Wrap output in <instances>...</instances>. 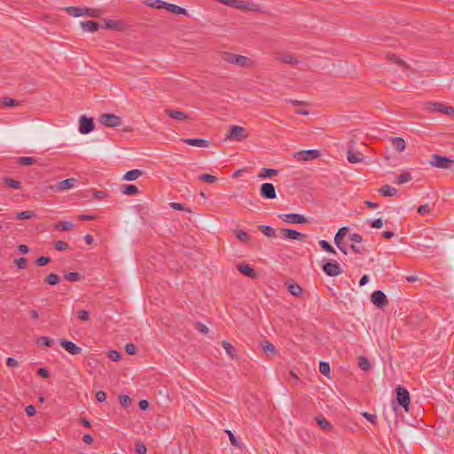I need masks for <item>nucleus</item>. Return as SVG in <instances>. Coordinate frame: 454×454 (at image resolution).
Segmentation results:
<instances>
[{
	"instance_id": "nucleus-1",
	"label": "nucleus",
	"mask_w": 454,
	"mask_h": 454,
	"mask_svg": "<svg viewBox=\"0 0 454 454\" xmlns=\"http://www.w3.org/2000/svg\"><path fill=\"white\" fill-rule=\"evenodd\" d=\"M222 59L229 64L243 67H252L254 66V61L250 58L228 51L222 53Z\"/></svg>"
},
{
	"instance_id": "nucleus-2",
	"label": "nucleus",
	"mask_w": 454,
	"mask_h": 454,
	"mask_svg": "<svg viewBox=\"0 0 454 454\" xmlns=\"http://www.w3.org/2000/svg\"><path fill=\"white\" fill-rule=\"evenodd\" d=\"M248 134L245 128L241 126L233 125L231 126L228 132L225 135V139L230 141L240 142L246 139Z\"/></svg>"
},
{
	"instance_id": "nucleus-3",
	"label": "nucleus",
	"mask_w": 454,
	"mask_h": 454,
	"mask_svg": "<svg viewBox=\"0 0 454 454\" xmlns=\"http://www.w3.org/2000/svg\"><path fill=\"white\" fill-rule=\"evenodd\" d=\"M429 164L438 168L454 169V160L439 154H433Z\"/></svg>"
},
{
	"instance_id": "nucleus-4",
	"label": "nucleus",
	"mask_w": 454,
	"mask_h": 454,
	"mask_svg": "<svg viewBox=\"0 0 454 454\" xmlns=\"http://www.w3.org/2000/svg\"><path fill=\"white\" fill-rule=\"evenodd\" d=\"M99 122L106 127H119L121 125V118L114 114H103L99 117Z\"/></svg>"
},
{
	"instance_id": "nucleus-5",
	"label": "nucleus",
	"mask_w": 454,
	"mask_h": 454,
	"mask_svg": "<svg viewBox=\"0 0 454 454\" xmlns=\"http://www.w3.org/2000/svg\"><path fill=\"white\" fill-rule=\"evenodd\" d=\"M396 391V400L402 407L404 408L405 411H409V405H410V394L408 390L401 386H398L395 389Z\"/></svg>"
},
{
	"instance_id": "nucleus-6",
	"label": "nucleus",
	"mask_w": 454,
	"mask_h": 454,
	"mask_svg": "<svg viewBox=\"0 0 454 454\" xmlns=\"http://www.w3.org/2000/svg\"><path fill=\"white\" fill-rule=\"evenodd\" d=\"M427 108L430 112L442 113L446 115H454V107L444 106L442 103L428 102L427 103Z\"/></svg>"
},
{
	"instance_id": "nucleus-7",
	"label": "nucleus",
	"mask_w": 454,
	"mask_h": 454,
	"mask_svg": "<svg viewBox=\"0 0 454 454\" xmlns=\"http://www.w3.org/2000/svg\"><path fill=\"white\" fill-rule=\"evenodd\" d=\"M320 156V152L317 150H303L297 152L294 154V157L300 161H308L317 159Z\"/></svg>"
},
{
	"instance_id": "nucleus-8",
	"label": "nucleus",
	"mask_w": 454,
	"mask_h": 454,
	"mask_svg": "<svg viewBox=\"0 0 454 454\" xmlns=\"http://www.w3.org/2000/svg\"><path fill=\"white\" fill-rule=\"evenodd\" d=\"M233 8L241 11H249L254 12H261V7L259 4H254L253 2H245L242 0H235Z\"/></svg>"
},
{
	"instance_id": "nucleus-9",
	"label": "nucleus",
	"mask_w": 454,
	"mask_h": 454,
	"mask_svg": "<svg viewBox=\"0 0 454 454\" xmlns=\"http://www.w3.org/2000/svg\"><path fill=\"white\" fill-rule=\"evenodd\" d=\"M278 217L288 223H306L307 218L300 214H280Z\"/></svg>"
},
{
	"instance_id": "nucleus-10",
	"label": "nucleus",
	"mask_w": 454,
	"mask_h": 454,
	"mask_svg": "<svg viewBox=\"0 0 454 454\" xmlns=\"http://www.w3.org/2000/svg\"><path fill=\"white\" fill-rule=\"evenodd\" d=\"M371 301L375 306L380 309L386 307L388 303L386 294L380 290L374 291L372 294Z\"/></svg>"
},
{
	"instance_id": "nucleus-11",
	"label": "nucleus",
	"mask_w": 454,
	"mask_h": 454,
	"mask_svg": "<svg viewBox=\"0 0 454 454\" xmlns=\"http://www.w3.org/2000/svg\"><path fill=\"white\" fill-rule=\"evenodd\" d=\"M95 128L93 119L82 116L79 121V131L82 134H89Z\"/></svg>"
},
{
	"instance_id": "nucleus-12",
	"label": "nucleus",
	"mask_w": 454,
	"mask_h": 454,
	"mask_svg": "<svg viewBox=\"0 0 454 454\" xmlns=\"http://www.w3.org/2000/svg\"><path fill=\"white\" fill-rule=\"evenodd\" d=\"M260 194L267 200H273L277 197L275 187L270 183H264L261 185Z\"/></svg>"
},
{
	"instance_id": "nucleus-13",
	"label": "nucleus",
	"mask_w": 454,
	"mask_h": 454,
	"mask_svg": "<svg viewBox=\"0 0 454 454\" xmlns=\"http://www.w3.org/2000/svg\"><path fill=\"white\" fill-rule=\"evenodd\" d=\"M323 271L330 276V277H336L342 273V270L338 262H328L325 264L323 265Z\"/></svg>"
},
{
	"instance_id": "nucleus-14",
	"label": "nucleus",
	"mask_w": 454,
	"mask_h": 454,
	"mask_svg": "<svg viewBox=\"0 0 454 454\" xmlns=\"http://www.w3.org/2000/svg\"><path fill=\"white\" fill-rule=\"evenodd\" d=\"M348 233V228H340L334 236V244L345 254L348 253L347 248L343 246V239Z\"/></svg>"
},
{
	"instance_id": "nucleus-15",
	"label": "nucleus",
	"mask_w": 454,
	"mask_h": 454,
	"mask_svg": "<svg viewBox=\"0 0 454 454\" xmlns=\"http://www.w3.org/2000/svg\"><path fill=\"white\" fill-rule=\"evenodd\" d=\"M76 184L77 179L72 177L60 181L55 187H52V189H54L57 192H61L74 188L76 185Z\"/></svg>"
},
{
	"instance_id": "nucleus-16",
	"label": "nucleus",
	"mask_w": 454,
	"mask_h": 454,
	"mask_svg": "<svg viewBox=\"0 0 454 454\" xmlns=\"http://www.w3.org/2000/svg\"><path fill=\"white\" fill-rule=\"evenodd\" d=\"M282 236L287 239L302 240L305 235L293 229L283 228L280 230Z\"/></svg>"
},
{
	"instance_id": "nucleus-17",
	"label": "nucleus",
	"mask_w": 454,
	"mask_h": 454,
	"mask_svg": "<svg viewBox=\"0 0 454 454\" xmlns=\"http://www.w3.org/2000/svg\"><path fill=\"white\" fill-rule=\"evenodd\" d=\"M364 154L360 152L355 151L352 147L347 150V159L349 163H360L364 160Z\"/></svg>"
},
{
	"instance_id": "nucleus-18",
	"label": "nucleus",
	"mask_w": 454,
	"mask_h": 454,
	"mask_svg": "<svg viewBox=\"0 0 454 454\" xmlns=\"http://www.w3.org/2000/svg\"><path fill=\"white\" fill-rule=\"evenodd\" d=\"M59 342L61 347L71 355H78L82 352V348L70 340H60Z\"/></svg>"
},
{
	"instance_id": "nucleus-19",
	"label": "nucleus",
	"mask_w": 454,
	"mask_h": 454,
	"mask_svg": "<svg viewBox=\"0 0 454 454\" xmlns=\"http://www.w3.org/2000/svg\"><path fill=\"white\" fill-rule=\"evenodd\" d=\"M182 141L189 145L198 146V147H202V148L208 147V145H209L208 141L206 139H202V138H184V139H182Z\"/></svg>"
},
{
	"instance_id": "nucleus-20",
	"label": "nucleus",
	"mask_w": 454,
	"mask_h": 454,
	"mask_svg": "<svg viewBox=\"0 0 454 454\" xmlns=\"http://www.w3.org/2000/svg\"><path fill=\"white\" fill-rule=\"evenodd\" d=\"M261 348L263 350V352L270 357L275 356L277 355V349L275 346L269 340H265L262 341Z\"/></svg>"
},
{
	"instance_id": "nucleus-21",
	"label": "nucleus",
	"mask_w": 454,
	"mask_h": 454,
	"mask_svg": "<svg viewBox=\"0 0 454 454\" xmlns=\"http://www.w3.org/2000/svg\"><path fill=\"white\" fill-rule=\"evenodd\" d=\"M391 145L397 152H403L406 148V142L403 138L395 137L391 138Z\"/></svg>"
},
{
	"instance_id": "nucleus-22",
	"label": "nucleus",
	"mask_w": 454,
	"mask_h": 454,
	"mask_svg": "<svg viewBox=\"0 0 454 454\" xmlns=\"http://www.w3.org/2000/svg\"><path fill=\"white\" fill-rule=\"evenodd\" d=\"M317 424L319 427H321L323 430L330 432L333 429L332 424L323 416L319 415L316 417L315 419Z\"/></svg>"
},
{
	"instance_id": "nucleus-23",
	"label": "nucleus",
	"mask_w": 454,
	"mask_h": 454,
	"mask_svg": "<svg viewBox=\"0 0 454 454\" xmlns=\"http://www.w3.org/2000/svg\"><path fill=\"white\" fill-rule=\"evenodd\" d=\"M165 113L170 118L177 120V121H184V120L188 119V115L182 111L167 109V110H165Z\"/></svg>"
},
{
	"instance_id": "nucleus-24",
	"label": "nucleus",
	"mask_w": 454,
	"mask_h": 454,
	"mask_svg": "<svg viewBox=\"0 0 454 454\" xmlns=\"http://www.w3.org/2000/svg\"><path fill=\"white\" fill-rule=\"evenodd\" d=\"M276 59L286 64L295 66L298 64V60L293 54H281L276 57Z\"/></svg>"
},
{
	"instance_id": "nucleus-25",
	"label": "nucleus",
	"mask_w": 454,
	"mask_h": 454,
	"mask_svg": "<svg viewBox=\"0 0 454 454\" xmlns=\"http://www.w3.org/2000/svg\"><path fill=\"white\" fill-rule=\"evenodd\" d=\"M81 27L83 31L95 32L98 29L99 24L93 20L82 21Z\"/></svg>"
},
{
	"instance_id": "nucleus-26",
	"label": "nucleus",
	"mask_w": 454,
	"mask_h": 454,
	"mask_svg": "<svg viewBox=\"0 0 454 454\" xmlns=\"http://www.w3.org/2000/svg\"><path fill=\"white\" fill-rule=\"evenodd\" d=\"M379 192L384 197H393L397 194V190L389 184H385L379 190Z\"/></svg>"
},
{
	"instance_id": "nucleus-27",
	"label": "nucleus",
	"mask_w": 454,
	"mask_h": 454,
	"mask_svg": "<svg viewBox=\"0 0 454 454\" xmlns=\"http://www.w3.org/2000/svg\"><path fill=\"white\" fill-rule=\"evenodd\" d=\"M166 10L178 15H188V12L184 8L176 5L174 4L167 3Z\"/></svg>"
},
{
	"instance_id": "nucleus-28",
	"label": "nucleus",
	"mask_w": 454,
	"mask_h": 454,
	"mask_svg": "<svg viewBox=\"0 0 454 454\" xmlns=\"http://www.w3.org/2000/svg\"><path fill=\"white\" fill-rule=\"evenodd\" d=\"M238 270L241 274L247 277L252 278L256 277L255 271L248 264H240L238 266Z\"/></svg>"
},
{
	"instance_id": "nucleus-29",
	"label": "nucleus",
	"mask_w": 454,
	"mask_h": 454,
	"mask_svg": "<svg viewBox=\"0 0 454 454\" xmlns=\"http://www.w3.org/2000/svg\"><path fill=\"white\" fill-rule=\"evenodd\" d=\"M64 10L71 16L73 17H81L84 16V8L81 7H74V6H68L65 7Z\"/></svg>"
},
{
	"instance_id": "nucleus-30",
	"label": "nucleus",
	"mask_w": 454,
	"mask_h": 454,
	"mask_svg": "<svg viewBox=\"0 0 454 454\" xmlns=\"http://www.w3.org/2000/svg\"><path fill=\"white\" fill-rule=\"evenodd\" d=\"M223 348L225 349L226 353L231 359L237 358V351L236 348L227 340H223L222 342Z\"/></svg>"
},
{
	"instance_id": "nucleus-31",
	"label": "nucleus",
	"mask_w": 454,
	"mask_h": 454,
	"mask_svg": "<svg viewBox=\"0 0 454 454\" xmlns=\"http://www.w3.org/2000/svg\"><path fill=\"white\" fill-rule=\"evenodd\" d=\"M142 174H143V172L141 170H139V169H132V170L128 171L124 175L123 179L126 180V181H135L139 176H141Z\"/></svg>"
},
{
	"instance_id": "nucleus-32",
	"label": "nucleus",
	"mask_w": 454,
	"mask_h": 454,
	"mask_svg": "<svg viewBox=\"0 0 454 454\" xmlns=\"http://www.w3.org/2000/svg\"><path fill=\"white\" fill-rule=\"evenodd\" d=\"M145 5L155 9H166L167 2L162 0H145Z\"/></svg>"
},
{
	"instance_id": "nucleus-33",
	"label": "nucleus",
	"mask_w": 454,
	"mask_h": 454,
	"mask_svg": "<svg viewBox=\"0 0 454 454\" xmlns=\"http://www.w3.org/2000/svg\"><path fill=\"white\" fill-rule=\"evenodd\" d=\"M411 180V175L408 171H403L401 175H399L395 180V184H402L404 183H407Z\"/></svg>"
},
{
	"instance_id": "nucleus-34",
	"label": "nucleus",
	"mask_w": 454,
	"mask_h": 454,
	"mask_svg": "<svg viewBox=\"0 0 454 454\" xmlns=\"http://www.w3.org/2000/svg\"><path fill=\"white\" fill-rule=\"evenodd\" d=\"M103 12L101 9L84 7V15L89 17L98 18L100 17Z\"/></svg>"
},
{
	"instance_id": "nucleus-35",
	"label": "nucleus",
	"mask_w": 454,
	"mask_h": 454,
	"mask_svg": "<svg viewBox=\"0 0 454 454\" xmlns=\"http://www.w3.org/2000/svg\"><path fill=\"white\" fill-rule=\"evenodd\" d=\"M278 171L272 168H263L261 172L258 174L259 178H270L273 176L277 175Z\"/></svg>"
},
{
	"instance_id": "nucleus-36",
	"label": "nucleus",
	"mask_w": 454,
	"mask_h": 454,
	"mask_svg": "<svg viewBox=\"0 0 454 454\" xmlns=\"http://www.w3.org/2000/svg\"><path fill=\"white\" fill-rule=\"evenodd\" d=\"M258 230L262 231L267 237H274L276 235V231L268 225H259Z\"/></svg>"
},
{
	"instance_id": "nucleus-37",
	"label": "nucleus",
	"mask_w": 454,
	"mask_h": 454,
	"mask_svg": "<svg viewBox=\"0 0 454 454\" xmlns=\"http://www.w3.org/2000/svg\"><path fill=\"white\" fill-rule=\"evenodd\" d=\"M36 159L34 158V157H28V156H25V157H20L18 159V163L22 165V166H30V165H33L35 163H36Z\"/></svg>"
},
{
	"instance_id": "nucleus-38",
	"label": "nucleus",
	"mask_w": 454,
	"mask_h": 454,
	"mask_svg": "<svg viewBox=\"0 0 454 454\" xmlns=\"http://www.w3.org/2000/svg\"><path fill=\"white\" fill-rule=\"evenodd\" d=\"M235 234H236V237L237 239L243 242V243H247L249 242L250 240V236L248 235V233L245 231H242V230H237L235 231Z\"/></svg>"
},
{
	"instance_id": "nucleus-39",
	"label": "nucleus",
	"mask_w": 454,
	"mask_h": 454,
	"mask_svg": "<svg viewBox=\"0 0 454 454\" xmlns=\"http://www.w3.org/2000/svg\"><path fill=\"white\" fill-rule=\"evenodd\" d=\"M358 366L361 370L368 372L371 369V364L368 359L364 356H359Z\"/></svg>"
},
{
	"instance_id": "nucleus-40",
	"label": "nucleus",
	"mask_w": 454,
	"mask_h": 454,
	"mask_svg": "<svg viewBox=\"0 0 454 454\" xmlns=\"http://www.w3.org/2000/svg\"><path fill=\"white\" fill-rule=\"evenodd\" d=\"M287 289L294 296L296 297L300 296L302 293L301 287L295 283L288 285Z\"/></svg>"
},
{
	"instance_id": "nucleus-41",
	"label": "nucleus",
	"mask_w": 454,
	"mask_h": 454,
	"mask_svg": "<svg viewBox=\"0 0 454 454\" xmlns=\"http://www.w3.org/2000/svg\"><path fill=\"white\" fill-rule=\"evenodd\" d=\"M54 343V340L49 337L42 336L37 339V344L39 346H46L51 347Z\"/></svg>"
},
{
	"instance_id": "nucleus-42",
	"label": "nucleus",
	"mask_w": 454,
	"mask_h": 454,
	"mask_svg": "<svg viewBox=\"0 0 454 454\" xmlns=\"http://www.w3.org/2000/svg\"><path fill=\"white\" fill-rule=\"evenodd\" d=\"M74 227V224L67 221H61L56 225V229L61 230V231H69Z\"/></svg>"
},
{
	"instance_id": "nucleus-43",
	"label": "nucleus",
	"mask_w": 454,
	"mask_h": 454,
	"mask_svg": "<svg viewBox=\"0 0 454 454\" xmlns=\"http://www.w3.org/2000/svg\"><path fill=\"white\" fill-rule=\"evenodd\" d=\"M35 216V213L31 210L22 211L18 213L16 218L19 220L31 219Z\"/></svg>"
},
{
	"instance_id": "nucleus-44",
	"label": "nucleus",
	"mask_w": 454,
	"mask_h": 454,
	"mask_svg": "<svg viewBox=\"0 0 454 454\" xmlns=\"http://www.w3.org/2000/svg\"><path fill=\"white\" fill-rule=\"evenodd\" d=\"M122 192L125 195H134L138 193V188L136 185H125Z\"/></svg>"
},
{
	"instance_id": "nucleus-45",
	"label": "nucleus",
	"mask_w": 454,
	"mask_h": 454,
	"mask_svg": "<svg viewBox=\"0 0 454 454\" xmlns=\"http://www.w3.org/2000/svg\"><path fill=\"white\" fill-rule=\"evenodd\" d=\"M45 281L47 284H49L51 286H55L59 283V275H57L55 273H51L50 275L47 276Z\"/></svg>"
},
{
	"instance_id": "nucleus-46",
	"label": "nucleus",
	"mask_w": 454,
	"mask_h": 454,
	"mask_svg": "<svg viewBox=\"0 0 454 454\" xmlns=\"http://www.w3.org/2000/svg\"><path fill=\"white\" fill-rule=\"evenodd\" d=\"M330 371H331V368H330L329 363H327V362H320V364H319V372L323 375L328 376L329 373H330Z\"/></svg>"
},
{
	"instance_id": "nucleus-47",
	"label": "nucleus",
	"mask_w": 454,
	"mask_h": 454,
	"mask_svg": "<svg viewBox=\"0 0 454 454\" xmlns=\"http://www.w3.org/2000/svg\"><path fill=\"white\" fill-rule=\"evenodd\" d=\"M2 103L6 107L16 106H19V104H20L19 101H17L16 99L11 98L9 97L3 98Z\"/></svg>"
},
{
	"instance_id": "nucleus-48",
	"label": "nucleus",
	"mask_w": 454,
	"mask_h": 454,
	"mask_svg": "<svg viewBox=\"0 0 454 454\" xmlns=\"http://www.w3.org/2000/svg\"><path fill=\"white\" fill-rule=\"evenodd\" d=\"M199 179L207 182V183H215L217 181V177L209 174H202L199 176Z\"/></svg>"
},
{
	"instance_id": "nucleus-49",
	"label": "nucleus",
	"mask_w": 454,
	"mask_h": 454,
	"mask_svg": "<svg viewBox=\"0 0 454 454\" xmlns=\"http://www.w3.org/2000/svg\"><path fill=\"white\" fill-rule=\"evenodd\" d=\"M318 244L323 250L333 254L336 253L334 248L326 240H320Z\"/></svg>"
},
{
	"instance_id": "nucleus-50",
	"label": "nucleus",
	"mask_w": 454,
	"mask_h": 454,
	"mask_svg": "<svg viewBox=\"0 0 454 454\" xmlns=\"http://www.w3.org/2000/svg\"><path fill=\"white\" fill-rule=\"evenodd\" d=\"M120 403L122 407L126 408L131 404V399L127 395H121L119 397Z\"/></svg>"
},
{
	"instance_id": "nucleus-51",
	"label": "nucleus",
	"mask_w": 454,
	"mask_h": 454,
	"mask_svg": "<svg viewBox=\"0 0 454 454\" xmlns=\"http://www.w3.org/2000/svg\"><path fill=\"white\" fill-rule=\"evenodd\" d=\"M67 281L75 282L81 279V275L78 272H69L65 275Z\"/></svg>"
},
{
	"instance_id": "nucleus-52",
	"label": "nucleus",
	"mask_w": 454,
	"mask_h": 454,
	"mask_svg": "<svg viewBox=\"0 0 454 454\" xmlns=\"http://www.w3.org/2000/svg\"><path fill=\"white\" fill-rule=\"evenodd\" d=\"M54 247L58 251H65L68 248V244L65 241L59 240L54 243Z\"/></svg>"
},
{
	"instance_id": "nucleus-53",
	"label": "nucleus",
	"mask_w": 454,
	"mask_h": 454,
	"mask_svg": "<svg viewBox=\"0 0 454 454\" xmlns=\"http://www.w3.org/2000/svg\"><path fill=\"white\" fill-rule=\"evenodd\" d=\"M77 317L81 321L86 322L90 320V313L84 309L79 310L77 311Z\"/></svg>"
},
{
	"instance_id": "nucleus-54",
	"label": "nucleus",
	"mask_w": 454,
	"mask_h": 454,
	"mask_svg": "<svg viewBox=\"0 0 454 454\" xmlns=\"http://www.w3.org/2000/svg\"><path fill=\"white\" fill-rule=\"evenodd\" d=\"M4 182L8 186H10L13 189H20L21 187L20 183L17 180H13L11 178H5Z\"/></svg>"
},
{
	"instance_id": "nucleus-55",
	"label": "nucleus",
	"mask_w": 454,
	"mask_h": 454,
	"mask_svg": "<svg viewBox=\"0 0 454 454\" xmlns=\"http://www.w3.org/2000/svg\"><path fill=\"white\" fill-rule=\"evenodd\" d=\"M50 262H51L50 257L41 256L36 259L35 263L37 266L43 267V266H45L46 264H48Z\"/></svg>"
},
{
	"instance_id": "nucleus-56",
	"label": "nucleus",
	"mask_w": 454,
	"mask_h": 454,
	"mask_svg": "<svg viewBox=\"0 0 454 454\" xmlns=\"http://www.w3.org/2000/svg\"><path fill=\"white\" fill-rule=\"evenodd\" d=\"M135 449L138 454H146V451H147L146 447L144 443H142L140 442L136 443Z\"/></svg>"
},
{
	"instance_id": "nucleus-57",
	"label": "nucleus",
	"mask_w": 454,
	"mask_h": 454,
	"mask_svg": "<svg viewBox=\"0 0 454 454\" xmlns=\"http://www.w3.org/2000/svg\"><path fill=\"white\" fill-rule=\"evenodd\" d=\"M108 357L112 360V361H114V362H117L121 359V354L116 351V350H111L109 353H108Z\"/></svg>"
},
{
	"instance_id": "nucleus-58",
	"label": "nucleus",
	"mask_w": 454,
	"mask_h": 454,
	"mask_svg": "<svg viewBox=\"0 0 454 454\" xmlns=\"http://www.w3.org/2000/svg\"><path fill=\"white\" fill-rule=\"evenodd\" d=\"M226 433L229 436L231 444L233 446H239V442L236 439L234 434L230 430H227Z\"/></svg>"
},
{
	"instance_id": "nucleus-59",
	"label": "nucleus",
	"mask_w": 454,
	"mask_h": 454,
	"mask_svg": "<svg viewBox=\"0 0 454 454\" xmlns=\"http://www.w3.org/2000/svg\"><path fill=\"white\" fill-rule=\"evenodd\" d=\"M430 211H431V207L427 204L421 205L418 207V213L420 215L428 214V213H430Z\"/></svg>"
},
{
	"instance_id": "nucleus-60",
	"label": "nucleus",
	"mask_w": 454,
	"mask_h": 454,
	"mask_svg": "<svg viewBox=\"0 0 454 454\" xmlns=\"http://www.w3.org/2000/svg\"><path fill=\"white\" fill-rule=\"evenodd\" d=\"M125 350L129 355H135L137 353V347L132 343H128L125 346Z\"/></svg>"
},
{
	"instance_id": "nucleus-61",
	"label": "nucleus",
	"mask_w": 454,
	"mask_h": 454,
	"mask_svg": "<svg viewBox=\"0 0 454 454\" xmlns=\"http://www.w3.org/2000/svg\"><path fill=\"white\" fill-rule=\"evenodd\" d=\"M15 264L19 269H25L27 266V259L24 257H20L15 260Z\"/></svg>"
},
{
	"instance_id": "nucleus-62",
	"label": "nucleus",
	"mask_w": 454,
	"mask_h": 454,
	"mask_svg": "<svg viewBox=\"0 0 454 454\" xmlns=\"http://www.w3.org/2000/svg\"><path fill=\"white\" fill-rule=\"evenodd\" d=\"M362 415L371 423H372V424L376 423V416L375 415H372L367 411L363 412Z\"/></svg>"
},
{
	"instance_id": "nucleus-63",
	"label": "nucleus",
	"mask_w": 454,
	"mask_h": 454,
	"mask_svg": "<svg viewBox=\"0 0 454 454\" xmlns=\"http://www.w3.org/2000/svg\"><path fill=\"white\" fill-rule=\"evenodd\" d=\"M106 395L104 391L102 390H99L96 393V399L102 403V402H105L106 401Z\"/></svg>"
},
{
	"instance_id": "nucleus-64",
	"label": "nucleus",
	"mask_w": 454,
	"mask_h": 454,
	"mask_svg": "<svg viewBox=\"0 0 454 454\" xmlns=\"http://www.w3.org/2000/svg\"><path fill=\"white\" fill-rule=\"evenodd\" d=\"M348 239L356 243H360L362 241V236L357 233L350 234Z\"/></svg>"
}]
</instances>
